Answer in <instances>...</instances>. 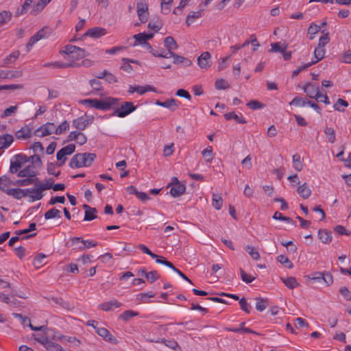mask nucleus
I'll return each mask as SVG.
<instances>
[{"instance_id":"1","label":"nucleus","mask_w":351,"mask_h":351,"mask_svg":"<svg viewBox=\"0 0 351 351\" xmlns=\"http://www.w3.org/2000/svg\"><path fill=\"white\" fill-rule=\"evenodd\" d=\"M119 99L114 97H107L104 100H99L97 99H86L82 100L80 102L83 104H87L90 108H95L96 109L108 110L112 108L117 106Z\"/></svg>"},{"instance_id":"2","label":"nucleus","mask_w":351,"mask_h":351,"mask_svg":"<svg viewBox=\"0 0 351 351\" xmlns=\"http://www.w3.org/2000/svg\"><path fill=\"white\" fill-rule=\"evenodd\" d=\"M94 153H83L74 155L70 160L69 166L71 168L89 167L96 158Z\"/></svg>"},{"instance_id":"3","label":"nucleus","mask_w":351,"mask_h":351,"mask_svg":"<svg viewBox=\"0 0 351 351\" xmlns=\"http://www.w3.org/2000/svg\"><path fill=\"white\" fill-rule=\"evenodd\" d=\"M60 53L66 54L68 59L73 62L88 56L84 49L71 45H66L64 50L60 51Z\"/></svg>"},{"instance_id":"4","label":"nucleus","mask_w":351,"mask_h":351,"mask_svg":"<svg viewBox=\"0 0 351 351\" xmlns=\"http://www.w3.org/2000/svg\"><path fill=\"white\" fill-rule=\"evenodd\" d=\"M112 108L114 109L112 114L113 115L123 118L134 112L136 109V106L131 101H124L119 105V101L117 106H115V107Z\"/></svg>"},{"instance_id":"5","label":"nucleus","mask_w":351,"mask_h":351,"mask_svg":"<svg viewBox=\"0 0 351 351\" xmlns=\"http://www.w3.org/2000/svg\"><path fill=\"white\" fill-rule=\"evenodd\" d=\"M28 161L29 158L26 155L22 154L15 155L10 162V172L11 173H18L23 165Z\"/></svg>"},{"instance_id":"6","label":"nucleus","mask_w":351,"mask_h":351,"mask_svg":"<svg viewBox=\"0 0 351 351\" xmlns=\"http://www.w3.org/2000/svg\"><path fill=\"white\" fill-rule=\"evenodd\" d=\"M50 34V29L48 27H43L32 36L26 45L27 51H29L33 45L42 38H45Z\"/></svg>"},{"instance_id":"7","label":"nucleus","mask_w":351,"mask_h":351,"mask_svg":"<svg viewBox=\"0 0 351 351\" xmlns=\"http://www.w3.org/2000/svg\"><path fill=\"white\" fill-rule=\"evenodd\" d=\"M56 125L53 123L48 122L45 124L42 125L38 129H36L34 134L38 137H44L50 135L53 133L55 134Z\"/></svg>"},{"instance_id":"8","label":"nucleus","mask_w":351,"mask_h":351,"mask_svg":"<svg viewBox=\"0 0 351 351\" xmlns=\"http://www.w3.org/2000/svg\"><path fill=\"white\" fill-rule=\"evenodd\" d=\"M312 280L318 281L323 280L327 287L333 283V277L330 272H315L312 274L311 278Z\"/></svg>"},{"instance_id":"9","label":"nucleus","mask_w":351,"mask_h":351,"mask_svg":"<svg viewBox=\"0 0 351 351\" xmlns=\"http://www.w3.org/2000/svg\"><path fill=\"white\" fill-rule=\"evenodd\" d=\"M304 93L310 98L315 99L319 100L322 97V94L319 92V86L313 84L308 83L303 87Z\"/></svg>"},{"instance_id":"10","label":"nucleus","mask_w":351,"mask_h":351,"mask_svg":"<svg viewBox=\"0 0 351 351\" xmlns=\"http://www.w3.org/2000/svg\"><path fill=\"white\" fill-rule=\"evenodd\" d=\"M136 11L138 16L141 23H145L147 21L148 5L144 1L137 2Z\"/></svg>"},{"instance_id":"11","label":"nucleus","mask_w":351,"mask_h":351,"mask_svg":"<svg viewBox=\"0 0 351 351\" xmlns=\"http://www.w3.org/2000/svg\"><path fill=\"white\" fill-rule=\"evenodd\" d=\"M38 171L35 170V168L33 165H27L23 169L20 170L17 176L21 178H34L35 180H38V178L37 177Z\"/></svg>"},{"instance_id":"12","label":"nucleus","mask_w":351,"mask_h":351,"mask_svg":"<svg viewBox=\"0 0 351 351\" xmlns=\"http://www.w3.org/2000/svg\"><path fill=\"white\" fill-rule=\"evenodd\" d=\"M72 245H75V243H82V246H77L76 248L79 250H84L90 247H96L98 243L97 241L84 240L82 237H74L71 240Z\"/></svg>"},{"instance_id":"13","label":"nucleus","mask_w":351,"mask_h":351,"mask_svg":"<svg viewBox=\"0 0 351 351\" xmlns=\"http://www.w3.org/2000/svg\"><path fill=\"white\" fill-rule=\"evenodd\" d=\"M173 179L176 181V183L172 184L170 193L174 197H180L185 192L186 186L181 184L177 178L174 177Z\"/></svg>"},{"instance_id":"14","label":"nucleus","mask_w":351,"mask_h":351,"mask_svg":"<svg viewBox=\"0 0 351 351\" xmlns=\"http://www.w3.org/2000/svg\"><path fill=\"white\" fill-rule=\"evenodd\" d=\"M210 53L208 51L203 52L197 58V64L201 69H208L210 66Z\"/></svg>"},{"instance_id":"15","label":"nucleus","mask_w":351,"mask_h":351,"mask_svg":"<svg viewBox=\"0 0 351 351\" xmlns=\"http://www.w3.org/2000/svg\"><path fill=\"white\" fill-rule=\"evenodd\" d=\"M35 187L32 188V194L29 195V197L31 198L32 202L40 200L43 197V190L40 185H39L38 180H36L34 184Z\"/></svg>"},{"instance_id":"16","label":"nucleus","mask_w":351,"mask_h":351,"mask_svg":"<svg viewBox=\"0 0 351 351\" xmlns=\"http://www.w3.org/2000/svg\"><path fill=\"white\" fill-rule=\"evenodd\" d=\"M134 38L135 39V42L133 44L134 46L137 45L138 44L144 45L146 43L147 40L152 39L154 37L153 33L147 34L145 32L139 33L134 35Z\"/></svg>"},{"instance_id":"17","label":"nucleus","mask_w":351,"mask_h":351,"mask_svg":"<svg viewBox=\"0 0 351 351\" xmlns=\"http://www.w3.org/2000/svg\"><path fill=\"white\" fill-rule=\"evenodd\" d=\"M106 34V30L101 27H93L88 29L83 35V37L90 36L92 38H99Z\"/></svg>"},{"instance_id":"18","label":"nucleus","mask_w":351,"mask_h":351,"mask_svg":"<svg viewBox=\"0 0 351 351\" xmlns=\"http://www.w3.org/2000/svg\"><path fill=\"white\" fill-rule=\"evenodd\" d=\"M121 306V303L118 302L117 300H112L99 304V308L104 311H112L115 308H119Z\"/></svg>"},{"instance_id":"19","label":"nucleus","mask_w":351,"mask_h":351,"mask_svg":"<svg viewBox=\"0 0 351 351\" xmlns=\"http://www.w3.org/2000/svg\"><path fill=\"white\" fill-rule=\"evenodd\" d=\"M15 136L17 139L20 140L29 138L32 136V128L25 125L16 132Z\"/></svg>"},{"instance_id":"20","label":"nucleus","mask_w":351,"mask_h":351,"mask_svg":"<svg viewBox=\"0 0 351 351\" xmlns=\"http://www.w3.org/2000/svg\"><path fill=\"white\" fill-rule=\"evenodd\" d=\"M176 100L173 98L167 99L165 101L157 100L156 104L165 108H170L171 111H174L178 108Z\"/></svg>"},{"instance_id":"21","label":"nucleus","mask_w":351,"mask_h":351,"mask_svg":"<svg viewBox=\"0 0 351 351\" xmlns=\"http://www.w3.org/2000/svg\"><path fill=\"white\" fill-rule=\"evenodd\" d=\"M14 141L11 134H3L0 136V149H7Z\"/></svg>"},{"instance_id":"22","label":"nucleus","mask_w":351,"mask_h":351,"mask_svg":"<svg viewBox=\"0 0 351 351\" xmlns=\"http://www.w3.org/2000/svg\"><path fill=\"white\" fill-rule=\"evenodd\" d=\"M288 45L280 42L271 43V49L268 51L269 53H284L287 50Z\"/></svg>"},{"instance_id":"23","label":"nucleus","mask_w":351,"mask_h":351,"mask_svg":"<svg viewBox=\"0 0 351 351\" xmlns=\"http://www.w3.org/2000/svg\"><path fill=\"white\" fill-rule=\"evenodd\" d=\"M318 237L324 243H329L332 240L331 232L326 229H321L318 232Z\"/></svg>"},{"instance_id":"24","label":"nucleus","mask_w":351,"mask_h":351,"mask_svg":"<svg viewBox=\"0 0 351 351\" xmlns=\"http://www.w3.org/2000/svg\"><path fill=\"white\" fill-rule=\"evenodd\" d=\"M297 192L304 199L308 198L311 194V191L306 182L302 185L298 186Z\"/></svg>"},{"instance_id":"25","label":"nucleus","mask_w":351,"mask_h":351,"mask_svg":"<svg viewBox=\"0 0 351 351\" xmlns=\"http://www.w3.org/2000/svg\"><path fill=\"white\" fill-rule=\"evenodd\" d=\"M12 182L6 176L0 177V190L8 194V191L10 189L9 186L12 184Z\"/></svg>"},{"instance_id":"26","label":"nucleus","mask_w":351,"mask_h":351,"mask_svg":"<svg viewBox=\"0 0 351 351\" xmlns=\"http://www.w3.org/2000/svg\"><path fill=\"white\" fill-rule=\"evenodd\" d=\"M146 341L148 342H156V343L161 342V343H163L166 346H167L171 349H173V350H176V348L179 347L178 343L173 339H169V340L162 339L161 341H160V340L146 339Z\"/></svg>"},{"instance_id":"27","label":"nucleus","mask_w":351,"mask_h":351,"mask_svg":"<svg viewBox=\"0 0 351 351\" xmlns=\"http://www.w3.org/2000/svg\"><path fill=\"white\" fill-rule=\"evenodd\" d=\"M285 285L290 289H293L300 286L295 277L280 278Z\"/></svg>"},{"instance_id":"28","label":"nucleus","mask_w":351,"mask_h":351,"mask_svg":"<svg viewBox=\"0 0 351 351\" xmlns=\"http://www.w3.org/2000/svg\"><path fill=\"white\" fill-rule=\"evenodd\" d=\"M204 11V9H199L197 12H191L188 14L186 20V24L188 27H189L191 23H193V20L199 18L202 14V12Z\"/></svg>"},{"instance_id":"29","label":"nucleus","mask_w":351,"mask_h":351,"mask_svg":"<svg viewBox=\"0 0 351 351\" xmlns=\"http://www.w3.org/2000/svg\"><path fill=\"white\" fill-rule=\"evenodd\" d=\"M224 117L227 121H229V120L233 119L235 120V121L237 123L244 124V123H247V121L245 119V118L243 117H242V116L239 117V115L235 114L234 112L226 113L224 114Z\"/></svg>"},{"instance_id":"30","label":"nucleus","mask_w":351,"mask_h":351,"mask_svg":"<svg viewBox=\"0 0 351 351\" xmlns=\"http://www.w3.org/2000/svg\"><path fill=\"white\" fill-rule=\"evenodd\" d=\"M170 56H173V63L174 64H179V63H183L186 66H191L192 64L191 60L179 56L176 53H169Z\"/></svg>"},{"instance_id":"31","label":"nucleus","mask_w":351,"mask_h":351,"mask_svg":"<svg viewBox=\"0 0 351 351\" xmlns=\"http://www.w3.org/2000/svg\"><path fill=\"white\" fill-rule=\"evenodd\" d=\"M164 45L167 50H176L178 45L172 36H167L165 38Z\"/></svg>"},{"instance_id":"32","label":"nucleus","mask_w":351,"mask_h":351,"mask_svg":"<svg viewBox=\"0 0 351 351\" xmlns=\"http://www.w3.org/2000/svg\"><path fill=\"white\" fill-rule=\"evenodd\" d=\"M36 180L34 178H25V179L16 180L12 182V185L16 186H26L34 184Z\"/></svg>"},{"instance_id":"33","label":"nucleus","mask_w":351,"mask_h":351,"mask_svg":"<svg viewBox=\"0 0 351 351\" xmlns=\"http://www.w3.org/2000/svg\"><path fill=\"white\" fill-rule=\"evenodd\" d=\"M53 218H61L60 211L56 208H52L45 213V219H50Z\"/></svg>"},{"instance_id":"34","label":"nucleus","mask_w":351,"mask_h":351,"mask_svg":"<svg viewBox=\"0 0 351 351\" xmlns=\"http://www.w3.org/2000/svg\"><path fill=\"white\" fill-rule=\"evenodd\" d=\"M8 195L13 197L14 199H21L24 197V193L22 189L16 188V189H11L8 191Z\"/></svg>"},{"instance_id":"35","label":"nucleus","mask_w":351,"mask_h":351,"mask_svg":"<svg viewBox=\"0 0 351 351\" xmlns=\"http://www.w3.org/2000/svg\"><path fill=\"white\" fill-rule=\"evenodd\" d=\"M41 330L43 331L45 336L47 337V340H60L58 339L60 336H56L54 330L51 328H47V326H45V328Z\"/></svg>"},{"instance_id":"36","label":"nucleus","mask_w":351,"mask_h":351,"mask_svg":"<svg viewBox=\"0 0 351 351\" xmlns=\"http://www.w3.org/2000/svg\"><path fill=\"white\" fill-rule=\"evenodd\" d=\"M15 317H19L21 319H23L22 321V323L23 324L25 325V324H28L29 326V327L31 328L32 330H43L44 328H45V326H39V327H36V326H34L31 324V321H30V319L29 317H25L24 318L23 317L22 315L21 314H15Z\"/></svg>"},{"instance_id":"37","label":"nucleus","mask_w":351,"mask_h":351,"mask_svg":"<svg viewBox=\"0 0 351 351\" xmlns=\"http://www.w3.org/2000/svg\"><path fill=\"white\" fill-rule=\"evenodd\" d=\"M72 125L79 130H84L86 129V124H84V116L80 117L72 121Z\"/></svg>"},{"instance_id":"38","label":"nucleus","mask_w":351,"mask_h":351,"mask_svg":"<svg viewBox=\"0 0 351 351\" xmlns=\"http://www.w3.org/2000/svg\"><path fill=\"white\" fill-rule=\"evenodd\" d=\"M324 132L326 135L329 143H334L335 142V132L333 128L326 126L324 130Z\"/></svg>"},{"instance_id":"39","label":"nucleus","mask_w":351,"mask_h":351,"mask_svg":"<svg viewBox=\"0 0 351 351\" xmlns=\"http://www.w3.org/2000/svg\"><path fill=\"white\" fill-rule=\"evenodd\" d=\"M325 51L326 50L323 47H320L318 46L317 48H315L314 51V56L315 57L316 60H313L311 62H314V64H316L317 62L322 60L324 57Z\"/></svg>"},{"instance_id":"40","label":"nucleus","mask_w":351,"mask_h":351,"mask_svg":"<svg viewBox=\"0 0 351 351\" xmlns=\"http://www.w3.org/2000/svg\"><path fill=\"white\" fill-rule=\"evenodd\" d=\"M138 315V313L131 310L124 311L119 315V318L125 322L129 321L131 318Z\"/></svg>"},{"instance_id":"41","label":"nucleus","mask_w":351,"mask_h":351,"mask_svg":"<svg viewBox=\"0 0 351 351\" xmlns=\"http://www.w3.org/2000/svg\"><path fill=\"white\" fill-rule=\"evenodd\" d=\"M45 299H47L49 301H52L55 304H59L64 308H69V304L67 302H65L61 298H56V297H45Z\"/></svg>"},{"instance_id":"42","label":"nucleus","mask_w":351,"mask_h":351,"mask_svg":"<svg viewBox=\"0 0 351 351\" xmlns=\"http://www.w3.org/2000/svg\"><path fill=\"white\" fill-rule=\"evenodd\" d=\"M202 156L205 158V160L208 162H211L213 160L214 155L213 153V148L211 146H208L202 152Z\"/></svg>"},{"instance_id":"43","label":"nucleus","mask_w":351,"mask_h":351,"mask_svg":"<svg viewBox=\"0 0 351 351\" xmlns=\"http://www.w3.org/2000/svg\"><path fill=\"white\" fill-rule=\"evenodd\" d=\"M213 206L217 209L219 210L223 205V199L219 194H213L212 199Z\"/></svg>"},{"instance_id":"44","label":"nucleus","mask_w":351,"mask_h":351,"mask_svg":"<svg viewBox=\"0 0 351 351\" xmlns=\"http://www.w3.org/2000/svg\"><path fill=\"white\" fill-rule=\"evenodd\" d=\"M256 308L258 311H264L268 304V301L267 299H264L262 298H256Z\"/></svg>"},{"instance_id":"45","label":"nucleus","mask_w":351,"mask_h":351,"mask_svg":"<svg viewBox=\"0 0 351 351\" xmlns=\"http://www.w3.org/2000/svg\"><path fill=\"white\" fill-rule=\"evenodd\" d=\"M292 158L294 169L298 171H300L303 168V165L300 160V156L296 154L293 156Z\"/></svg>"},{"instance_id":"46","label":"nucleus","mask_w":351,"mask_h":351,"mask_svg":"<svg viewBox=\"0 0 351 351\" xmlns=\"http://www.w3.org/2000/svg\"><path fill=\"white\" fill-rule=\"evenodd\" d=\"M246 251L248 252V254L250 255L251 258L254 260H258L260 259V254L258 250L254 247L250 245H247L245 248Z\"/></svg>"},{"instance_id":"47","label":"nucleus","mask_w":351,"mask_h":351,"mask_svg":"<svg viewBox=\"0 0 351 351\" xmlns=\"http://www.w3.org/2000/svg\"><path fill=\"white\" fill-rule=\"evenodd\" d=\"M69 129V124L66 121H64L58 127L56 126L55 134L57 135L61 134L62 133L67 131Z\"/></svg>"},{"instance_id":"48","label":"nucleus","mask_w":351,"mask_h":351,"mask_svg":"<svg viewBox=\"0 0 351 351\" xmlns=\"http://www.w3.org/2000/svg\"><path fill=\"white\" fill-rule=\"evenodd\" d=\"M12 17V14L7 11L0 12V26L8 23Z\"/></svg>"},{"instance_id":"49","label":"nucleus","mask_w":351,"mask_h":351,"mask_svg":"<svg viewBox=\"0 0 351 351\" xmlns=\"http://www.w3.org/2000/svg\"><path fill=\"white\" fill-rule=\"evenodd\" d=\"M122 60L125 62L121 66V69H122L128 73H130L132 71V66L129 63L130 62H132V63L138 62V61H136L134 60H130L128 58H123Z\"/></svg>"},{"instance_id":"50","label":"nucleus","mask_w":351,"mask_h":351,"mask_svg":"<svg viewBox=\"0 0 351 351\" xmlns=\"http://www.w3.org/2000/svg\"><path fill=\"white\" fill-rule=\"evenodd\" d=\"M308 100L304 99L300 97H295L293 100L289 103L290 105L295 106H304L307 104Z\"/></svg>"},{"instance_id":"51","label":"nucleus","mask_w":351,"mask_h":351,"mask_svg":"<svg viewBox=\"0 0 351 351\" xmlns=\"http://www.w3.org/2000/svg\"><path fill=\"white\" fill-rule=\"evenodd\" d=\"M277 259L280 263L286 265L288 268L291 269L293 267V264L286 256L280 255L278 256Z\"/></svg>"},{"instance_id":"52","label":"nucleus","mask_w":351,"mask_h":351,"mask_svg":"<svg viewBox=\"0 0 351 351\" xmlns=\"http://www.w3.org/2000/svg\"><path fill=\"white\" fill-rule=\"evenodd\" d=\"M247 106L252 110H257L264 108L265 105L258 100H251L247 104Z\"/></svg>"},{"instance_id":"53","label":"nucleus","mask_w":351,"mask_h":351,"mask_svg":"<svg viewBox=\"0 0 351 351\" xmlns=\"http://www.w3.org/2000/svg\"><path fill=\"white\" fill-rule=\"evenodd\" d=\"M56 157L57 160H58L57 162V167H62L67 159L66 155L64 154L61 149L57 152Z\"/></svg>"},{"instance_id":"54","label":"nucleus","mask_w":351,"mask_h":351,"mask_svg":"<svg viewBox=\"0 0 351 351\" xmlns=\"http://www.w3.org/2000/svg\"><path fill=\"white\" fill-rule=\"evenodd\" d=\"M46 344H47L46 349L48 350L65 351L60 345L53 343L51 340H49V343H47Z\"/></svg>"},{"instance_id":"55","label":"nucleus","mask_w":351,"mask_h":351,"mask_svg":"<svg viewBox=\"0 0 351 351\" xmlns=\"http://www.w3.org/2000/svg\"><path fill=\"white\" fill-rule=\"evenodd\" d=\"M147 91L156 92V90L154 87L150 85H147L145 86H136V93H139L140 95H143Z\"/></svg>"},{"instance_id":"56","label":"nucleus","mask_w":351,"mask_h":351,"mask_svg":"<svg viewBox=\"0 0 351 351\" xmlns=\"http://www.w3.org/2000/svg\"><path fill=\"white\" fill-rule=\"evenodd\" d=\"M215 88L217 90H225L229 88V84L226 80L219 79L215 82Z\"/></svg>"},{"instance_id":"57","label":"nucleus","mask_w":351,"mask_h":351,"mask_svg":"<svg viewBox=\"0 0 351 351\" xmlns=\"http://www.w3.org/2000/svg\"><path fill=\"white\" fill-rule=\"evenodd\" d=\"M28 158L29 161H31L32 162L31 165H33L34 168L42 166V161L40 160V157L38 154H34Z\"/></svg>"},{"instance_id":"58","label":"nucleus","mask_w":351,"mask_h":351,"mask_svg":"<svg viewBox=\"0 0 351 351\" xmlns=\"http://www.w3.org/2000/svg\"><path fill=\"white\" fill-rule=\"evenodd\" d=\"M173 0H161V10L165 14L170 12L169 5L172 3Z\"/></svg>"},{"instance_id":"59","label":"nucleus","mask_w":351,"mask_h":351,"mask_svg":"<svg viewBox=\"0 0 351 351\" xmlns=\"http://www.w3.org/2000/svg\"><path fill=\"white\" fill-rule=\"evenodd\" d=\"M145 277L150 283H153L160 278V275L157 271L154 270L148 272Z\"/></svg>"},{"instance_id":"60","label":"nucleus","mask_w":351,"mask_h":351,"mask_svg":"<svg viewBox=\"0 0 351 351\" xmlns=\"http://www.w3.org/2000/svg\"><path fill=\"white\" fill-rule=\"evenodd\" d=\"M39 185L42 187L43 191H46L53 188L54 184V180L53 178H49L46 180V183L42 182L38 180Z\"/></svg>"},{"instance_id":"61","label":"nucleus","mask_w":351,"mask_h":351,"mask_svg":"<svg viewBox=\"0 0 351 351\" xmlns=\"http://www.w3.org/2000/svg\"><path fill=\"white\" fill-rule=\"evenodd\" d=\"M46 258V256L44 254H39L37 255L34 259V265L36 267H41L43 263V260Z\"/></svg>"},{"instance_id":"62","label":"nucleus","mask_w":351,"mask_h":351,"mask_svg":"<svg viewBox=\"0 0 351 351\" xmlns=\"http://www.w3.org/2000/svg\"><path fill=\"white\" fill-rule=\"evenodd\" d=\"M240 273L242 280L246 283H250L255 279V277L247 274L241 268L240 269Z\"/></svg>"},{"instance_id":"63","label":"nucleus","mask_w":351,"mask_h":351,"mask_svg":"<svg viewBox=\"0 0 351 351\" xmlns=\"http://www.w3.org/2000/svg\"><path fill=\"white\" fill-rule=\"evenodd\" d=\"M239 304L241 308L247 313L250 312L251 306L248 304L245 298H242L239 300Z\"/></svg>"},{"instance_id":"64","label":"nucleus","mask_w":351,"mask_h":351,"mask_svg":"<svg viewBox=\"0 0 351 351\" xmlns=\"http://www.w3.org/2000/svg\"><path fill=\"white\" fill-rule=\"evenodd\" d=\"M339 292L345 298L346 300H351V291H350L347 287H341L339 289Z\"/></svg>"}]
</instances>
